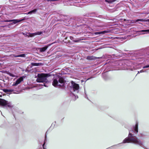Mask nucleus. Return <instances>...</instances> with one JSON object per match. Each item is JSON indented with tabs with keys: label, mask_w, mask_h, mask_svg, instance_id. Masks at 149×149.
<instances>
[{
	"label": "nucleus",
	"mask_w": 149,
	"mask_h": 149,
	"mask_svg": "<svg viewBox=\"0 0 149 149\" xmlns=\"http://www.w3.org/2000/svg\"><path fill=\"white\" fill-rule=\"evenodd\" d=\"M23 80V78L22 77H20L17 79L15 82H14L12 85L13 86H16L22 81Z\"/></svg>",
	"instance_id": "7"
},
{
	"label": "nucleus",
	"mask_w": 149,
	"mask_h": 149,
	"mask_svg": "<svg viewBox=\"0 0 149 149\" xmlns=\"http://www.w3.org/2000/svg\"><path fill=\"white\" fill-rule=\"evenodd\" d=\"M144 71H145L144 72H147V71L146 70H144Z\"/></svg>",
	"instance_id": "26"
},
{
	"label": "nucleus",
	"mask_w": 149,
	"mask_h": 149,
	"mask_svg": "<svg viewBox=\"0 0 149 149\" xmlns=\"http://www.w3.org/2000/svg\"><path fill=\"white\" fill-rule=\"evenodd\" d=\"M140 32H146V33H149V29L142 30L139 31Z\"/></svg>",
	"instance_id": "17"
},
{
	"label": "nucleus",
	"mask_w": 149,
	"mask_h": 149,
	"mask_svg": "<svg viewBox=\"0 0 149 149\" xmlns=\"http://www.w3.org/2000/svg\"><path fill=\"white\" fill-rule=\"evenodd\" d=\"M80 40H81L79 39H77L76 40H73V41L76 42H79Z\"/></svg>",
	"instance_id": "19"
},
{
	"label": "nucleus",
	"mask_w": 149,
	"mask_h": 149,
	"mask_svg": "<svg viewBox=\"0 0 149 149\" xmlns=\"http://www.w3.org/2000/svg\"><path fill=\"white\" fill-rule=\"evenodd\" d=\"M70 39L72 40H73L74 39V38L72 36H70Z\"/></svg>",
	"instance_id": "23"
},
{
	"label": "nucleus",
	"mask_w": 149,
	"mask_h": 149,
	"mask_svg": "<svg viewBox=\"0 0 149 149\" xmlns=\"http://www.w3.org/2000/svg\"><path fill=\"white\" fill-rule=\"evenodd\" d=\"M79 89V86L77 84L73 82H72V86H71L70 91L72 93L74 92L76 93H78Z\"/></svg>",
	"instance_id": "4"
},
{
	"label": "nucleus",
	"mask_w": 149,
	"mask_h": 149,
	"mask_svg": "<svg viewBox=\"0 0 149 149\" xmlns=\"http://www.w3.org/2000/svg\"><path fill=\"white\" fill-rule=\"evenodd\" d=\"M52 85L55 87L63 86L64 85V79L60 76L56 75L53 79Z\"/></svg>",
	"instance_id": "2"
},
{
	"label": "nucleus",
	"mask_w": 149,
	"mask_h": 149,
	"mask_svg": "<svg viewBox=\"0 0 149 149\" xmlns=\"http://www.w3.org/2000/svg\"><path fill=\"white\" fill-rule=\"evenodd\" d=\"M48 47V46H45L39 49L40 51L41 52H44L47 49Z\"/></svg>",
	"instance_id": "12"
},
{
	"label": "nucleus",
	"mask_w": 149,
	"mask_h": 149,
	"mask_svg": "<svg viewBox=\"0 0 149 149\" xmlns=\"http://www.w3.org/2000/svg\"><path fill=\"white\" fill-rule=\"evenodd\" d=\"M138 132V123H136L135 126L133 127L131 130L129 131L128 137L125 138L123 141L122 143H132L138 145L143 147V142L136 136H134L132 133L134 132L136 134Z\"/></svg>",
	"instance_id": "1"
},
{
	"label": "nucleus",
	"mask_w": 149,
	"mask_h": 149,
	"mask_svg": "<svg viewBox=\"0 0 149 149\" xmlns=\"http://www.w3.org/2000/svg\"><path fill=\"white\" fill-rule=\"evenodd\" d=\"M42 32L41 31L38 32L33 33H27L26 34V36L28 37H33L37 35H40L41 34Z\"/></svg>",
	"instance_id": "6"
},
{
	"label": "nucleus",
	"mask_w": 149,
	"mask_h": 149,
	"mask_svg": "<svg viewBox=\"0 0 149 149\" xmlns=\"http://www.w3.org/2000/svg\"><path fill=\"white\" fill-rule=\"evenodd\" d=\"M140 73V71H139H139H138V73Z\"/></svg>",
	"instance_id": "28"
},
{
	"label": "nucleus",
	"mask_w": 149,
	"mask_h": 149,
	"mask_svg": "<svg viewBox=\"0 0 149 149\" xmlns=\"http://www.w3.org/2000/svg\"><path fill=\"white\" fill-rule=\"evenodd\" d=\"M9 75L10 76H11L12 77H15V75L14 74H12V73H10L9 74Z\"/></svg>",
	"instance_id": "20"
},
{
	"label": "nucleus",
	"mask_w": 149,
	"mask_h": 149,
	"mask_svg": "<svg viewBox=\"0 0 149 149\" xmlns=\"http://www.w3.org/2000/svg\"><path fill=\"white\" fill-rule=\"evenodd\" d=\"M0 105L3 107H12L10 103L8 102L4 99L0 98Z\"/></svg>",
	"instance_id": "5"
},
{
	"label": "nucleus",
	"mask_w": 149,
	"mask_h": 149,
	"mask_svg": "<svg viewBox=\"0 0 149 149\" xmlns=\"http://www.w3.org/2000/svg\"><path fill=\"white\" fill-rule=\"evenodd\" d=\"M20 21V20H17V19H13V20H7L5 21V22H13V23L12 24H15L18 22H19Z\"/></svg>",
	"instance_id": "10"
},
{
	"label": "nucleus",
	"mask_w": 149,
	"mask_h": 149,
	"mask_svg": "<svg viewBox=\"0 0 149 149\" xmlns=\"http://www.w3.org/2000/svg\"><path fill=\"white\" fill-rule=\"evenodd\" d=\"M31 65L32 66H38L40 65V64L39 63H31Z\"/></svg>",
	"instance_id": "16"
},
{
	"label": "nucleus",
	"mask_w": 149,
	"mask_h": 149,
	"mask_svg": "<svg viewBox=\"0 0 149 149\" xmlns=\"http://www.w3.org/2000/svg\"><path fill=\"white\" fill-rule=\"evenodd\" d=\"M74 96L76 98H78V97L77 95L76 96V95H74Z\"/></svg>",
	"instance_id": "24"
},
{
	"label": "nucleus",
	"mask_w": 149,
	"mask_h": 149,
	"mask_svg": "<svg viewBox=\"0 0 149 149\" xmlns=\"http://www.w3.org/2000/svg\"><path fill=\"white\" fill-rule=\"evenodd\" d=\"M96 58L93 56H88L87 57V59L89 60H93L95 59Z\"/></svg>",
	"instance_id": "15"
},
{
	"label": "nucleus",
	"mask_w": 149,
	"mask_h": 149,
	"mask_svg": "<svg viewBox=\"0 0 149 149\" xmlns=\"http://www.w3.org/2000/svg\"><path fill=\"white\" fill-rule=\"evenodd\" d=\"M47 1H51V0H47Z\"/></svg>",
	"instance_id": "25"
},
{
	"label": "nucleus",
	"mask_w": 149,
	"mask_h": 149,
	"mask_svg": "<svg viewBox=\"0 0 149 149\" xmlns=\"http://www.w3.org/2000/svg\"><path fill=\"white\" fill-rule=\"evenodd\" d=\"M145 72V71L144 70H142L140 71V72L141 73H142V72Z\"/></svg>",
	"instance_id": "22"
},
{
	"label": "nucleus",
	"mask_w": 149,
	"mask_h": 149,
	"mask_svg": "<svg viewBox=\"0 0 149 149\" xmlns=\"http://www.w3.org/2000/svg\"><path fill=\"white\" fill-rule=\"evenodd\" d=\"M48 74H44L41 73L38 74V77L36 79V81L38 82H42L43 83L45 87L47 86L44 83H47V79Z\"/></svg>",
	"instance_id": "3"
},
{
	"label": "nucleus",
	"mask_w": 149,
	"mask_h": 149,
	"mask_svg": "<svg viewBox=\"0 0 149 149\" xmlns=\"http://www.w3.org/2000/svg\"><path fill=\"white\" fill-rule=\"evenodd\" d=\"M109 31H101V32H95L94 33L95 34V35H98V34H104L106 33H109Z\"/></svg>",
	"instance_id": "8"
},
{
	"label": "nucleus",
	"mask_w": 149,
	"mask_h": 149,
	"mask_svg": "<svg viewBox=\"0 0 149 149\" xmlns=\"http://www.w3.org/2000/svg\"><path fill=\"white\" fill-rule=\"evenodd\" d=\"M85 98H87V99H88V97H87L86 96V97H85Z\"/></svg>",
	"instance_id": "27"
},
{
	"label": "nucleus",
	"mask_w": 149,
	"mask_h": 149,
	"mask_svg": "<svg viewBox=\"0 0 149 149\" xmlns=\"http://www.w3.org/2000/svg\"><path fill=\"white\" fill-rule=\"evenodd\" d=\"M46 140V136L45 137V141L44 142V144H43V145H42V147H43V149H46V148H45L44 146L45 143V141Z\"/></svg>",
	"instance_id": "18"
},
{
	"label": "nucleus",
	"mask_w": 149,
	"mask_h": 149,
	"mask_svg": "<svg viewBox=\"0 0 149 149\" xmlns=\"http://www.w3.org/2000/svg\"><path fill=\"white\" fill-rule=\"evenodd\" d=\"M12 56L14 57H25V54H22L19 55H16L14 54H13L12 55Z\"/></svg>",
	"instance_id": "11"
},
{
	"label": "nucleus",
	"mask_w": 149,
	"mask_h": 149,
	"mask_svg": "<svg viewBox=\"0 0 149 149\" xmlns=\"http://www.w3.org/2000/svg\"><path fill=\"white\" fill-rule=\"evenodd\" d=\"M37 9H34L33 10H32L31 11H30L27 14H32L33 13H35L37 11Z\"/></svg>",
	"instance_id": "13"
},
{
	"label": "nucleus",
	"mask_w": 149,
	"mask_h": 149,
	"mask_svg": "<svg viewBox=\"0 0 149 149\" xmlns=\"http://www.w3.org/2000/svg\"><path fill=\"white\" fill-rule=\"evenodd\" d=\"M3 91L4 92L6 93H10L12 92H13L15 93V92H14V90L13 89H3Z\"/></svg>",
	"instance_id": "9"
},
{
	"label": "nucleus",
	"mask_w": 149,
	"mask_h": 149,
	"mask_svg": "<svg viewBox=\"0 0 149 149\" xmlns=\"http://www.w3.org/2000/svg\"><path fill=\"white\" fill-rule=\"evenodd\" d=\"M149 65H145V66H144V67H143V68H149Z\"/></svg>",
	"instance_id": "21"
},
{
	"label": "nucleus",
	"mask_w": 149,
	"mask_h": 149,
	"mask_svg": "<svg viewBox=\"0 0 149 149\" xmlns=\"http://www.w3.org/2000/svg\"><path fill=\"white\" fill-rule=\"evenodd\" d=\"M146 20H144L143 19H137V20H133L132 21V23H135L136 22H137L139 21H141V22H144Z\"/></svg>",
	"instance_id": "14"
},
{
	"label": "nucleus",
	"mask_w": 149,
	"mask_h": 149,
	"mask_svg": "<svg viewBox=\"0 0 149 149\" xmlns=\"http://www.w3.org/2000/svg\"><path fill=\"white\" fill-rule=\"evenodd\" d=\"M2 97V95H0V97Z\"/></svg>",
	"instance_id": "29"
},
{
	"label": "nucleus",
	"mask_w": 149,
	"mask_h": 149,
	"mask_svg": "<svg viewBox=\"0 0 149 149\" xmlns=\"http://www.w3.org/2000/svg\"><path fill=\"white\" fill-rule=\"evenodd\" d=\"M145 33H142V34H145Z\"/></svg>",
	"instance_id": "30"
}]
</instances>
